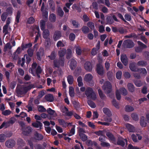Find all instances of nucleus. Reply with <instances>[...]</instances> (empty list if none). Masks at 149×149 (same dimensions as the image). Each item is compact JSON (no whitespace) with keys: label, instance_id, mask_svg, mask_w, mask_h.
<instances>
[{"label":"nucleus","instance_id":"f257e3e1","mask_svg":"<svg viewBox=\"0 0 149 149\" xmlns=\"http://www.w3.org/2000/svg\"><path fill=\"white\" fill-rule=\"evenodd\" d=\"M66 50L65 48H63L59 51L58 55L59 57H61L59 60H55L54 61V65H63L64 64V58L63 57L64 56L66 53Z\"/></svg>","mask_w":149,"mask_h":149},{"label":"nucleus","instance_id":"f03ea898","mask_svg":"<svg viewBox=\"0 0 149 149\" xmlns=\"http://www.w3.org/2000/svg\"><path fill=\"white\" fill-rule=\"evenodd\" d=\"M85 94L87 97H89L93 100H95L96 98V95L93 89L90 87L86 88L85 91Z\"/></svg>","mask_w":149,"mask_h":149},{"label":"nucleus","instance_id":"7ed1b4c3","mask_svg":"<svg viewBox=\"0 0 149 149\" xmlns=\"http://www.w3.org/2000/svg\"><path fill=\"white\" fill-rule=\"evenodd\" d=\"M33 88V86L29 85L28 86H25L23 88H21L16 89V92L18 95H23L26 93L27 92Z\"/></svg>","mask_w":149,"mask_h":149},{"label":"nucleus","instance_id":"20e7f679","mask_svg":"<svg viewBox=\"0 0 149 149\" xmlns=\"http://www.w3.org/2000/svg\"><path fill=\"white\" fill-rule=\"evenodd\" d=\"M102 88L104 91L107 94L111 93L112 90L111 84L108 81H107L104 83Z\"/></svg>","mask_w":149,"mask_h":149},{"label":"nucleus","instance_id":"39448f33","mask_svg":"<svg viewBox=\"0 0 149 149\" xmlns=\"http://www.w3.org/2000/svg\"><path fill=\"white\" fill-rule=\"evenodd\" d=\"M31 57L28 56L27 54H25L24 55V57L22 58L21 60L20 59L18 61V63L19 64H20L21 65H24L25 62V58H26V63L27 65H28L31 60Z\"/></svg>","mask_w":149,"mask_h":149},{"label":"nucleus","instance_id":"423d86ee","mask_svg":"<svg viewBox=\"0 0 149 149\" xmlns=\"http://www.w3.org/2000/svg\"><path fill=\"white\" fill-rule=\"evenodd\" d=\"M134 45V42L130 40H125L123 44V46L126 48H132L133 47Z\"/></svg>","mask_w":149,"mask_h":149},{"label":"nucleus","instance_id":"0eeeda50","mask_svg":"<svg viewBox=\"0 0 149 149\" xmlns=\"http://www.w3.org/2000/svg\"><path fill=\"white\" fill-rule=\"evenodd\" d=\"M15 142L13 139H9L5 142V145L8 148H12L15 145Z\"/></svg>","mask_w":149,"mask_h":149},{"label":"nucleus","instance_id":"6e6552de","mask_svg":"<svg viewBox=\"0 0 149 149\" xmlns=\"http://www.w3.org/2000/svg\"><path fill=\"white\" fill-rule=\"evenodd\" d=\"M21 130L22 131L23 134L27 136H29L32 131V128L30 126L23 128L21 129Z\"/></svg>","mask_w":149,"mask_h":149},{"label":"nucleus","instance_id":"1a4fd4ad","mask_svg":"<svg viewBox=\"0 0 149 149\" xmlns=\"http://www.w3.org/2000/svg\"><path fill=\"white\" fill-rule=\"evenodd\" d=\"M36 56L37 59L40 61L42 57L44 54V51L43 48L40 47L38 50L36 52Z\"/></svg>","mask_w":149,"mask_h":149},{"label":"nucleus","instance_id":"9d476101","mask_svg":"<svg viewBox=\"0 0 149 149\" xmlns=\"http://www.w3.org/2000/svg\"><path fill=\"white\" fill-rule=\"evenodd\" d=\"M34 136V139L36 141H40L44 138V136L42 134L38 133L37 132H35Z\"/></svg>","mask_w":149,"mask_h":149},{"label":"nucleus","instance_id":"9b49d317","mask_svg":"<svg viewBox=\"0 0 149 149\" xmlns=\"http://www.w3.org/2000/svg\"><path fill=\"white\" fill-rule=\"evenodd\" d=\"M62 36L61 31H55L54 33L53 38L54 40L56 41L59 39Z\"/></svg>","mask_w":149,"mask_h":149},{"label":"nucleus","instance_id":"f8f14e48","mask_svg":"<svg viewBox=\"0 0 149 149\" xmlns=\"http://www.w3.org/2000/svg\"><path fill=\"white\" fill-rule=\"evenodd\" d=\"M148 123L145 118L143 116H141L140 120V124L142 127H146Z\"/></svg>","mask_w":149,"mask_h":149},{"label":"nucleus","instance_id":"ddd939ff","mask_svg":"<svg viewBox=\"0 0 149 149\" xmlns=\"http://www.w3.org/2000/svg\"><path fill=\"white\" fill-rule=\"evenodd\" d=\"M120 60L124 65H126L127 64L128 62V58L125 54L121 55Z\"/></svg>","mask_w":149,"mask_h":149},{"label":"nucleus","instance_id":"4468645a","mask_svg":"<svg viewBox=\"0 0 149 149\" xmlns=\"http://www.w3.org/2000/svg\"><path fill=\"white\" fill-rule=\"evenodd\" d=\"M22 51L21 48L19 47L15 52L12 56V57L13 59H16L18 57V55Z\"/></svg>","mask_w":149,"mask_h":149},{"label":"nucleus","instance_id":"2eb2a0df","mask_svg":"<svg viewBox=\"0 0 149 149\" xmlns=\"http://www.w3.org/2000/svg\"><path fill=\"white\" fill-rule=\"evenodd\" d=\"M96 71L97 74L100 75L102 76L104 74V71L102 66H97Z\"/></svg>","mask_w":149,"mask_h":149},{"label":"nucleus","instance_id":"dca6fc26","mask_svg":"<svg viewBox=\"0 0 149 149\" xmlns=\"http://www.w3.org/2000/svg\"><path fill=\"white\" fill-rule=\"evenodd\" d=\"M45 8V5H44V3L42 2V6L41 7V10L43 12L42 13V15L43 17L47 19H48V12L44 10V9Z\"/></svg>","mask_w":149,"mask_h":149},{"label":"nucleus","instance_id":"f3484780","mask_svg":"<svg viewBox=\"0 0 149 149\" xmlns=\"http://www.w3.org/2000/svg\"><path fill=\"white\" fill-rule=\"evenodd\" d=\"M32 126L35 128H40V129H42V123L40 121H36V122L33 123H32Z\"/></svg>","mask_w":149,"mask_h":149},{"label":"nucleus","instance_id":"a211bd4d","mask_svg":"<svg viewBox=\"0 0 149 149\" xmlns=\"http://www.w3.org/2000/svg\"><path fill=\"white\" fill-rule=\"evenodd\" d=\"M45 99L47 101L52 102L54 100V97L53 95L48 94L45 96Z\"/></svg>","mask_w":149,"mask_h":149},{"label":"nucleus","instance_id":"6ab92c4d","mask_svg":"<svg viewBox=\"0 0 149 149\" xmlns=\"http://www.w3.org/2000/svg\"><path fill=\"white\" fill-rule=\"evenodd\" d=\"M128 131L130 132H134L135 130L134 127L129 123H127L125 125Z\"/></svg>","mask_w":149,"mask_h":149},{"label":"nucleus","instance_id":"aec40b11","mask_svg":"<svg viewBox=\"0 0 149 149\" xmlns=\"http://www.w3.org/2000/svg\"><path fill=\"white\" fill-rule=\"evenodd\" d=\"M48 3L49 8L52 11H54L55 8L54 2L52 0H50Z\"/></svg>","mask_w":149,"mask_h":149},{"label":"nucleus","instance_id":"412c9836","mask_svg":"<svg viewBox=\"0 0 149 149\" xmlns=\"http://www.w3.org/2000/svg\"><path fill=\"white\" fill-rule=\"evenodd\" d=\"M106 135L109 138L110 140L114 142L115 141V138L111 133L109 132H107L106 133Z\"/></svg>","mask_w":149,"mask_h":149},{"label":"nucleus","instance_id":"4be33fe9","mask_svg":"<svg viewBox=\"0 0 149 149\" xmlns=\"http://www.w3.org/2000/svg\"><path fill=\"white\" fill-rule=\"evenodd\" d=\"M93 78L92 75L90 74H88L85 76L84 80L87 82H89L91 81Z\"/></svg>","mask_w":149,"mask_h":149},{"label":"nucleus","instance_id":"5701e85b","mask_svg":"<svg viewBox=\"0 0 149 149\" xmlns=\"http://www.w3.org/2000/svg\"><path fill=\"white\" fill-rule=\"evenodd\" d=\"M50 35L49 31L47 29H44L42 33L43 37L45 39L48 38Z\"/></svg>","mask_w":149,"mask_h":149},{"label":"nucleus","instance_id":"b1692460","mask_svg":"<svg viewBox=\"0 0 149 149\" xmlns=\"http://www.w3.org/2000/svg\"><path fill=\"white\" fill-rule=\"evenodd\" d=\"M123 140L127 142V141L126 139H118L117 140V143L118 145H120L122 147H124L125 145V142Z\"/></svg>","mask_w":149,"mask_h":149},{"label":"nucleus","instance_id":"393cba45","mask_svg":"<svg viewBox=\"0 0 149 149\" xmlns=\"http://www.w3.org/2000/svg\"><path fill=\"white\" fill-rule=\"evenodd\" d=\"M127 87L129 91L132 93L134 92L135 91V87L133 84L129 83L127 85Z\"/></svg>","mask_w":149,"mask_h":149},{"label":"nucleus","instance_id":"a878e982","mask_svg":"<svg viewBox=\"0 0 149 149\" xmlns=\"http://www.w3.org/2000/svg\"><path fill=\"white\" fill-rule=\"evenodd\" d=\"M134 83L135 85L138 87H140L143 85V82L141 80L136 79L134 80Z\"/></svg>","mask_w":149,"mask_h":149},{"label":"nucleus","instance_id":"bb28decb","mask_svg":"<svg viewBox=\"0 0 149 149\" xmlns=\"http://www.w3.org/2000/svg\"><path fill=\"white\" fill-rule=\"evenodd\" d=\"M12 46L11 45L10 42H8L5 45L4 49L3 51L4 52H6L8 50H10L12 48Z\"/></svg>","mask_w":149,"mask_h":149},{"label":"nucleus","instance_id":"cd10ccee","mask_svg":"<svg viewBox=\"0 0 149 149\" xmlns=\"http://www.w3.org/2000/svg\"><path fill=\"white\" fill-rule=\"evenodd\" d=\"M66 57L68 59L71 58L72 56V52L71 50L70 49H68L66 52Z\"/></svg>","mask_w":149,"mask_h":149},{"label":"nucleus","instance_id":"c85d7f7f","mask_svg":"<svg viewBox=\"0 0 149 149\" xmlns=\"http://www.w3.org/2000/svg\"><path fill=\"white\" fill-rule=\"evenodd\" d=\"M81 29L84 34H87L90 31L89 28L86 26H83L81 28Z\"/></svg>","mask_w":149,"mask_h":149},{"label":"nucleus","instance_id":"c756f323","mask_svg":"<svg viewBox=\"0 0 149 149\" xmlns=\"http://www.w3.org/2000/svg\"><path fill=\"white\" fill-rule=\"evenodd\" d=\"M37 66H31V68L29 69V71L33 76H35L34 74L36 72V68Z\"/></svg>","mask_w":149,"mask_h":149},{"label":"nucleus","instance_id":"7c9ffc66","mask_svg":"<svg viewBox=\"0 0 149 149\" xmlns=\"http://www.w3.org/2000/svg\"><path fill=\"white\" fill-rule=\"evenodd\" d=\"M56 16L54 13H52L49 16V20L52 22H54L56 21Z\"/></svg>","mask_w":149,"mask_h":149},{"label":"nucleus","instance_id":"2f4dec72","mask_svg":"<svg viewBox=\"0 0 149 149\" xmlns=\"http://www.w3.org/2000/svg\"><path fill=\"white\" fill-rule=\"evenodd\" d=\"M43 146H42L40 144H39L36 145L35 146L36 149H45V148L47 146L45 143L43 144Z\"/></svg>","mask_w":149,"mask_h":149},{"label":"nucleus","instance_id":"473e14b6","mask_svg":"<svg viewBox=\"0 0 149 149\" xmlns=\"http://www.w3.org/2000/svg\"><path fill=\"white\" fill-rule=\"evenodd\" d=\"M46 21L42 19L40 22V28L42 30L45 29V25Z\"/></svg>","mask_w":149,"mask_h":149},{"label":"nucleus","instance_id":"72a5a7b5","mask_svg":"<svg viewBox=\"0 0 149 149\" xmlns=\"http://www.w3.org/2000/svg\"><path fill=\"white\" fill-rule=\"evenodd\" d=\"M125 109V111L127 112L132 111L134 110V109L132 107L128 105L126 106Z\"/></svg>","mask_w":149,"mask_h":149},{"label":"nucleus","instance_id":"f704fd0d","mask_svg":"<svg viewBox=\"0 0 149 149\" xmlns=\"http://www.w3.org/2000/svg\"><path fill=\"white\" fill-rule=\"evenodd\" d=\"M76 53L78 55H80L82 53V50L81 47L78 46L75 47Z\"/></svg>","mask_w":149,"mask_h":149},{"label":"nucleus","instance_id":"c9c22d12","mask_svg":"<svg viewBox=\"0 0 149 149\" xmlns=\"http://www.w3.org/2000/svg\"><path fill=\"white\" fill-rule=\"evenodd\" d=\"M69 93L71 97H73L74 96V88L73 87L71 86L69 87Z\"/></svg>","mask_w":149,"mask_h":149},{"label":"nucleus","instance_id":"e433bc0d","mask_svg":"<svg viewBox=\"0 0 149 149\" xmlns=\"http://www.w3.org/2000/svg\"><path fill=\"white\" fill-rule=\"evenodd\" d=\"M18 144L20 146H23L26 144L25 142L22 139L19 138L17 140Z\"/></svg>","mask_w":149,"mask_h":149},{"label":"nucleus","instance_id":"4c0bfd02","mask_svg":"<svg viewBox=\"0 0 149 149\" xmlns=\"http://www.w3.org/2000/svg\"><path fill=\"white\" fill-rule=\"evenodd\" d=\"M120 92L123 95L125 96L127 94V91L124 88H121L119 89Z\"/></svg>","mask_w":149,"mask_h":149},{"label":"nucleus","instance_id":"58836bf2","mask_svg":"<svg viewBox=\"0 0 149 149\" xmlns=\"http://www.w3.org/2000/svg\"><path fill=\"white\" fill-rule=\"evenodd\" d=\"M73 77L72 75H69L68 76L67 81L69 84H72L73 83Z\"/></svg>","mask_w":149,"mask_h":149},{"label":"nucleus","instance_id":"ea45409f","mask_svg":"<svg viewBox=\"0 0 149 149\" xmlns=\"http://www.w3.org/2000/svg\"><path fill=\"white\" fill-rule=\"evenodd\" d=\"M81 72V68L80 67H78L76 68L74 74L76 76H78L80 74Z\"/></svg>","mask_w":149,"mask_h":149},{"label":"nucleus","instance_id":"a19ab883","mask_svg":"<svg viewBox=\"0 0 149 149\" xmlns=\"http://www.w3.org/2000/svg\"><path fill=\"white\" fill-rule=\"evenodd\" d=\"M87 103L88 105L92 108H94L96 107V105L94 102L90 100L88 101Z\"/></svg>","mask_w":149,"mask_h":149},{"label":"nucleus","instance_id":"79ce46f5","mask_svg":"<svg viewBox=\"0 0 149 149\" xmlns=\"http://www.w3.org/2000/svg\"><path fill=\"white\" fill-rule=\"evenodd\" d=\"M64 12L62 9L60 7H58L57 8L58 15L61 17H63L64 15Z\"/></svg>","mask_w":149,"mask_h":149},{"label":"nucleus","instance_id":"37998d69","mask_svg":"<svg viewBox=\"0 0 149 149\" xmlns=\"http://www.w3.org/2000/svg\"><path fill=\"white\" fill-rule=\"evenodd\" d=\"M79 136L81 140L83 141H86L88 139L87 136L84 134L79 135Z\"/></svg>","mask_w":149,"mask_h":149},{"label":"nucleus","instance_id":"c03bdc74","mask_svg":"<svg viewBox=\"0 0 149 149\" xmlns=\"http://www.w3.org/2000/svg\"><path fill=\"white\" fill-rule=\"evenodd\" d=\"M99 95L101 99H103L105 97V96L104 94H103V92L100 89L98 90Z\"/></svg>","mask_w":149,"mask_h":149},{"label":"nucleus","instance_id":"a18cd8bd","mask_svg":"<svg viewBox=\"0 0 149 149\" xmlns=\"http://www.w3.org/2000/svg\"><path fill=\"white\" fill-rule=\"evenodd\" d=\"M27 53L28 56L32 57L34 54V50L31 48H29L27 50Z\"/></svg>","mask_w":149,"mask_h":149},{"label":"nucleus","instance_id":"49530a36","mask_svg":"<svg viewBox=\"0 0 149 149\" xmlns=\"http://www.w3.org/2000/svg\"><path fill=\"white\" fill-rule=\"evenodd\" d=\"M11 113V111L9 109L6 110L2 112V114L5 116H7L10 115Z\"/></svg>","mask_w":149,"mask_h":149},{"label":"nucleus","instance_id":"de8ad7c7","mask_svg":"<svg viewBox=\"0 0 149 149\" xmlns=\"http://www.w3.org/2000/svg\"><path fill=\"white\" fill-rule=\"evenodd\" d=\"M139 72L144 76L146 75L147 74V71L145 68H139Z\"/></svg>","mask_w":149,"mask_h":149},{"label":"nucleus","instance_id":"09e8293b","mask_svg":"<svg viewBox=\"0 0 149 149\" xmlns=\"http://www.w3.org/2000/svg\"><path fill=\"white\" fill-rule=\"evenodd\" d=\"M103 112L107 116L111 115V112L109 109L107 108H104L103 109Z\"/></svg>","mask_w":149,"mask_h":149},{"label":"nucleus","instance_id":"8fccbe9b","mask_svg":"<svg viewBox=\"0 0 149 149\" xmlns=\"http://www.w3.org/2000/svg\"><path fill=\"white\" fill-rule=\"evenodd\" d=\"M130 70L133 72H139V68H137L136 66H129Z\"/></svg>","mask_w":149,"mask_h":149},{"label":"nucleus","instance_id":"3c124183","mask_svg":"<svg viewBox=\"0 0 149 149\" xmlns=\"http://www.w3.org/2000/svg\"><path fill=\"white\" fill-rule=\"evenodd\" d=\"M131 117L134 120L137 121L139 120V116L135 113H133L131 114Z\"/></svg>","mask_w":149,"mask_h":149},{"label":"nucleus","instance_id":"603ef678","mask_svg":"<svg viewBox=\"0 0 149 149\" xmlns=\"http://www.w3.org/2000/svg\"><path fill=\"white\" fill-rule=\"evenodd\" d=\"M88 27L91 29H95V26L94 23L92 22H89L87 23V24Z\"/></svg>","mask_w":149,"mask_h":149},{"label":"nucleus","instance_id":"864d4df0","mask_svg":"<svg viewBox=\"0 0 149 149\" xmlns=\"http://www.w3.org/2000/svg\"><path fill=\"white\" fill-rule=\"evenodd\" d=\"M56 57V54L55 52L54 51L52 52L50 55L48 56V57H49V58L51 60L54 59Z\"/></svg>","mask_w":149,"mask_h":149},{"label":"nucleus","instance_id":"5fc2aeb1","mask_svg":"<svg viewBox=\"0 0 149 149\" xmlns=\"http://www.w3.org/2000/svg\"><path fill=\"white\" fill-rule=\"evenodd\" d=\"M71 23L74 27L77 28L79 26V24L78 22L74 20H72Z\"/></svg>","mask_w":149,"mask_h":149},{"label":"nucleus","instance_id":"6e6d98bb","mask_svg":"<svg viewBox=\"0 0 149 149\" xmlns=\"http://www.w3.org/2000/svg\"><path fill=\"white\" fill-rule=\"evenodd\" d=\"M38 111L41 112H45L46 111V109L42 106L39 105L38 108Z\"/></svg>","mask_w":149,"mask_h":149},{"label":"nucleus","instance_id":"4d7b16f0","mask_svg":"<svg viewBox=\"0 0 149 149\" xmlns=\"http://www.w3.org/2000/svg\"><path fill=\"white\" fill-rule=\"evenodd\" d=\"M7 16V14L6 13H4L1 15V20L5 22Z\"/></svg>","mask_w":149,"mask_h":149},{"label":"nucleus","instance_id":"13d9d810","mask_svg":"<svg viewBox=\"0 0 149 149\" xmlns=\"http://www.w3.org/2000/svg\"><path fill=\"white\" fill-rule=\"evenodd\" d=\"M113 105L116 108L119 109V104L115 100H113L112 101Z\"/></svg>","mask_w":149,"mask_h":149},{"label":"nucleus","instance_id":"bf43d9fd","mask_svg":"<svg viewBox=\"0 0 149 149\" xmlns=\"http://www.w3.org/2000/svg\"><path fill=\"white\" fill-rule=\"evenodd\" d=\"M107 74L109 80L110 81L112 80L113 77V73L110 71H109L107 72Z\"/></svg>","mask_w":149,"mask_h":149},{"label":"nucleus","instance_id":"052dcab7","mask_svg":"<svg viewBox=\"0 0 149 149\" xmlns=\"http://www.w3.org/2000/svg\"><path fill=\"white\" fill-rule=\"evenodd\" d=\"M84 68L87 72H91L93 69L92 66H84Z\"/></svg>","mask_w":149,"mask_h":149},{"label":"nucleus","instance_id":"680f3d73","mask_svg":"<svg viewBox=\"0 0 149 149\" xmlns=\"http://www.w3.org/2000/svg\"><path fill=\"white\" fill-rule=\"evenodd\" d=\"M147 88L146 86H143L142 88L141 92L142 93L144 94H146L147 93Z\"/></svg>","mask_w":149,"mask_h":149},{"label":"nucleus","instance_id":"e2e57ef3","mask_svg":"<svg viewBox=\"0 0 149 149\" xmlns=\"http://www.w3.org/2000/svg\"><path fill=\"white\" fill-rule=\"evenodd\" d=\"M137 43L142 49L146 48L147 47V46L145 45L144 44L140 41H138Z\"/></svg>","mask_w":149,"mask_h":149},{"label":"nucleus","instance_id":"0e129e2a","mask_svg":"<svg viewBox=\"0 0 149 149\" xmlns=\"http://www.w3.org/2000/svg\"><path fill=\"white\" fill-rule=\"evenodd\" d=\"M35 22V19L32 17H29L27 21L28 23L29 24H31Z\"/></svg>","mask_w":149,"mask_h":149},{"label":"nucleus","instance_id":"69168bd1","mask_svg":"<svg viewBox=\"0 0 149 149\" xmlns=\"http://www.w3.org/2000/svg\"><path fill=\"white\" fill-rule=\"evenodd\" d=\"M58 121L60 125L64 126L67 124L65 121L63 119H59L58 120Z\"/></svg>","mask_w":149,"mask_h":149},{"label":"nucleus","instance_id":"338daca9","mask_svg":"<svg viewBox=\"0 0 149 149\" xmlns=\"http://www.w3.org/2000/svg\"><path fill=\"white\" fill-rule=\"evenodd\" d=\"M100 145L102 147H108L110 146V143L106 142H101Z\"/></svg>","mask_w":149,"mask_h":149},{"label":"nucleus","instance_id":"774afa93","mask_svg":"<svg viewBox=\"0 0 149 149\" xmlns=\"http://www.w3.org/2000/svg\"><path fill=\"white\" fill-rule=\"evenodd\" d=\"M9 26L5 25L3 27V33H5V35H6L8 33L7 29Z\"/></svg>","mask_w":149,"mask_h":149}]
</instances>
